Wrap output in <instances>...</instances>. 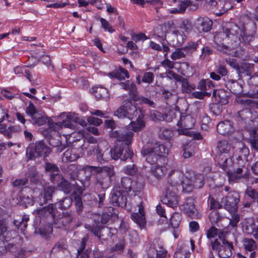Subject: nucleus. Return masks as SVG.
<instances>
[{
  "instance_id": "1",
  "label": "nucleus",
  "mask_w": 258,
  "mask_h": 258,
  "mask_svg": "<svg viewBox=\"0 0 258 258\" xmlns=\"http://www.w3.org/2000/svg\"><path fill=\"white\" fill-rule=\"evenodd\" d=\"M109 136L111 138L116 139L118 142L122 143L119 146L117 145L113 149H110V152L113 153L112 155L114 160L120 159L122 161H132L134 153L131 150V146L134 133L123 128L114 131H110Z\"/></svg>"
},
{
  "instance_id": "2",
  "label": "nucleus",
  "mask_w": 258,
  "mask_h": 258,
  "mask_svg": "<svg viewBox=\"0 0 258 258\" xmlns=\"http://www.w3.org/2000/svg\"><path fill=\"white\" fill-rule=\"evenodd\" d=\"M141 153L148 163L153 165L165 158L168 149L164 145L156 142L144 145Z\"/></svg>"
},
{
  "instance_id": "3",
  "label": "nucleus",
  "mask_w": 258,
  "mask_h": 258,
  "mask_svg": "<svg viewBox=\"0 0 258 258\" xmlns=\"http://www.w3.org/2000/svg\"><path fill=\"white\" fill-rule=\"evenodd\" d=\"M51 153L52 149L41 140L30 144L26 149V155L28 160H35L37 158L42 157L44 161L48 159Z\"/></svg>"
},
{
  "instance_id": "4",
  "label": "nucleus",
  "mask_w": 258,
  "mask_h": 258,
  "mask_svg": "<svg viewBox=\"0 0 258 258\" xmlns=\"http://www.w3.org/2000/svg\"><path fill=\"white\" fill-rule=\"evenodd\" d=\"M99 221H95L92 225L86 227L88 230L100 241L108 240L117 232L116 228L103 226Z\"/></svg>"
},
{
  "instance_id": "5",
  "label": "nucleus",
  "mask_w": 258,
  "mask_h": 258,
  "mask_svg": "<svg viewBox=\"0 0 258 258\" xmlns=\"http://www.w3.org/2000/svg\"><path fill=\"white\" fill-rule=\"evenodd\" d=\"M127 194L119 185H116L110 194L109 202L113 206L125 208L127 203Z\"/></svg>"
},
{
  "instance_id": "6",
  "label": "nucleus",
  "mask_w": 258,
  "mask_h": 258,
  "mask_svg": "<svg viewBox=\"0 0 258 258\" xmlns=\"http://www.w3.org/2000/svg\"><path fill=\"white\" fill-rule=\"evenodd\" d=\"M54 126H50L44 131V135L48 141V144L53 147L57 148L58 152H62L66 146L61 144V137L58 132L53 128Z\"/></svg>"
},
{
  "instance_id": "7",
  "label": "nucleus",
  "mask_w": 258,
  "mask_h": 258,
  "mask_svg": "<svg viewBox=\"0 0 258 258\" xmlns=\"http://www.w3.org/2000/svg\"><path fill=\"white\" fill-rule=\"evenodd\" d=\"M239 198L240 196L237 192L231 191L222 199L221 203L225 209L231 213H235L237 211Z\"/></svg>"
},
{
  "instance_id": "8",
  "label": "nucleus",
  "mask_w": 258,
  "mask_h": 258,
  "mask_svg": "<svg viewBox=\"0 0 258 258\" xmlns=\"http://www.w3.org/2000/svg\"><path fill=\"white\" fill-rule=\"evenodd\" d=\"M237 121L241 129L248 131L253 128L251 126L253 121L251 119V112L248 108H245L237 113Z\"/></svg>"
},
{
  "instance_id": "9",
  "label": "nucleus",
  "mask_w": 258,
  "mask_h": 258,
  "mask_svg": "<svg viewBox=\"0 0 258 258\" xmlns=\"http://www.w3.org/2000/svg\"><path fill=\"white\" fill-rule=\"evenodd\" d=\"M176 190L177 189L173 185L168 186L165 195L161 198L162 203L171 208L176 207L179 203V197Z\"/></svg>"
},
{
  "instance_id": "10",
  "label": "nucleus",
  "mask_w": 258,
  "mask_h": 258,
  "mask_svg": "<svg viewBox=\"0 0 258 258\" xmlns=\"http://www.w3.org/2000/svg\"><path fill=\"white\" fill-rule=\"evenodd\" d=\"M247 169L243 165L236 166L235 164L226 174L230 181L237 182L240 179L247 177Z\"/></svg>"
},
{
  "instance_id": "11",
  "label": "nucleus",
  "mask_w": 258,
  "mask_h": 258,
  "mask_svg": "<svg viewBox=\"0 0 258 258\" xmlns=\"http://www.w3.org/2000/svg\"><path fill=\"white\" fill-rule=\"evenodd\" d=\"M213 23L212 20L209 18L200 17L195 20L194 26L200 33H206L212 29Z\"/></svg>"
},
{
  "instance_id": "12",
  "label": "nucleus",
  "mask_w": 258,
  "mask_h": 258,
  "mask_svg": "<svg viewBox=\"0 0 258 258\" xmlns=\"http://www.w3.org/2000/svg\"><path fill=\"white\" fill-rule=\"evenodd\" d=\"M215 161L219 168L227 173L235 164L233 163L231 155L215 157Z\"/></svg>"
},
{
  "instance_id": "13",
  "label": "nucleus",
  "mask_w": 258,
  "mask_h": 258,
  "mask_svg": "<svg viewBox=\"0 0 258 258\" xmlns=\"http://www.w3.org/2000/svg\"><path fill=\"white\" fill-rule=\"evenodd\" d=\"M116 211L111 206L105 207L103 209L100 223L106 224L109 220L112 221L117 220L118 215Z\"/></svg>"
},
{
  "instance_id": "14",
  "label": "nucleus",
  "mask_w": 258,
  "mask_h": 258,
  "mask_svg": "<svg viewBox=\"0 0 258 258\" xmlns=\"http://www.w3.org/2000/svg\"><path fill=\"white\" fill-rule=\"evenodd\" d=\"M56 188L53 186H48L44 188L43 192L41 193L38 197L39 204L40 206H43L51 201Z\"/></svg>"
},
{
  "instance_id": "15",
  "label": "nucleus",
  "mask_w": 258,
  "mask_h": 258,
  "mask_svg": "<svg viewBox=\"0 0 258 258\" xmlns=\"http://www.w3.org/2000/svg\"><path fill=\"white\" fill-rule=\"evenodd\" d=\"M173 2L176 6L172 10V12L174 13H182L185 12L187 8H189L190 10H195L196 9V6L192 5L191 2L188 0H172L170 3Z\"/></svg>"
},
{
  "instance_id": "16",
  "label": "nucleus",
  "mask_w": 258,
  "mask_h": 258,
  "mask_svg": "<svg viewBox=\"0 0 258 258\" xmlns=\"http://www.w3.org/2000/svg\"><path fill=\"white\" fill-rule=\"evenodd\" d=\"M217 130L220 134L225 136L231 135L234 132V128L231 121L225 120L217 124Z\"/></svg>"
},
{
  "instance_id": "17",
  "label": "nucleus",
  "mask_w": 258,
  "mask_h": 258,
  "mask_svg": "<svg viewBox=\"0 0 258 258\" xmlns=\"http://www.w3.org/2000/svg\"><path fill=\"white\" fill-rule=\"evenodd\" d=\"M254 64L253 63L248 62L241 63L237 72L239 78L241 79L243 76H246L251 79L254 72Z\"/></svg>"
},
{
  "instance_id": "18",
  "label": "nucleus",
  "mask_w": 258,
  "mask_h": 258,
  "mask_svg": "<svg viewBox=\"0 0 258 258\" xmlns=\"http://www.w3.org/2000/svg\"><path fill=\"white\" fill-rule=\"evenodd\" d=\"M138 213H134L131 215V219L136 223L140 228L143 227L146 224L145 213L142 202L138 205Z\"/></svg>"
},
{
  "instance_id": "19",
  "label": "nucleus",
  "mask_w": 258,
  "mask_h": 258,
  "mask_svg": "<svg viewBox=\"0 0 258 258\" xmlns=\"http://www.w3.org/2000/svg\"><path fill=\"white\" fill-rule=\"evenodd\" d=\"M213 96L215 97L216 100L219 104L226 105L228 103L230 94L229 92L224 89L214 90L213 93Z\"/></svg>"
},
{
  "instance_id": "20",
  "label": "nucleus",
  "mask_w": 258,
  "mask_h": 258,
  "mask_svg": "<svg viewBox=\"0 0 258 258\" xmlns=\"http://www.w3.org/2000/svg\"><path fill=\"white\" fill-rule=\"evenodd\" d=\"M233 249V243L226 239H223L221 250H219V257L221 258L229 257L232 255V250Z\"/></svg>"
},
{
  "instance_id": "21",
  "label": "nucleus",
  "mask_w": 258,
  "mask_h": 258,
  "mask_svg": "<svg viewBox=\"0 0 258 258\" xmlns=\"http://www.w3.org/2000/svg\"><path fill=\"white\" fill-rule=\"evenodd\" d=\"M36 213L39 217H47L51 216L53 219L55 217V213L54 212L53 204H49L45 207L37 209Z\"/></svg>"
},
{
  "instance_id": "22",
  "label": "nucleus",
  "mask_w": 258,
  "mask_h": 258,
  "mask_svg": "<svg viewBox=\"0 0 258 258\" xmlns=\"http://www.w3.org/2000/svg\"><path fill=\"white\" fill-rule=\"evenodd\" d=\"M216 148L217 151L215 157L230 155L229 151L231 149V146L226 140L218 141Z\"/></svg>"
},
{
  "instance_id": "23",
  "label": "nucleus",
  "mask_w": 258,
  "mask_h": 258,
  "mask_svg": "<svg viewBox=\"0 0 258 258\" xmlns=\"http://www.w3.org/2000/svg\"><path fill=\"white\" fill-rule=\"evenodd\" d=\"M124 102L126 111V118L130 120L133 119L138 114V109L135 105L133 103L131 100H125Z\"/></svg>"
},
{
  "instance_id": "24",
  "label": "nucleus",
  "mask_w": 258,
  "mask_h": 258,
  "mask_svg": "<svg viewBox=\"0 0 258 258\" xmlns=\"http://www.w3.org/2000/svg\"><path fill=\"white\" fill-rule=\"evenodd\" d=\"M98 174L96 176L95 183L103 189H106L111 184L112 181L104 175L101 172H96Z\"/></svg>"
},
{
  "instance_id": "25",
  "label": "nucleus",
  "mask_w": 258,
  "mask_h": 258,
  "mask_svg": "<svg viewBox=\"0 0 258 258\" xmlns=\"http://www.w3.org/2000/svg\"><path fill=\"white\" fill-rule=\"evenodd\" d=\"M241 28L234 23H229L226 24L223 29V32L226 37H229L230 35L237 36L239 32L241 33Z\"/></svg>"
},
{
  "instance_id": "26",
  "label": "nucleus",
  "mask_w": 258,
  "mask_h": 258,
  "mask_svg": "<svg viewBox=\"0 0 258 258\" xmlns=\"http://www.w3.org/2000/svg\"><path fill=\"white\" fill-rule=\"evenodd\" d=\"M57 188L62 191L65 194H69L72 190V185L63 176H61L57 184Z\"/></svg>"
},
{
  "instance_id": "27",
  "label": "nucleus",
  "mask_w": 258,
  "mask_h": 258,
  "mask_svg": "<svg viewBox=\"0 0 258 258\" xmlns=\"http://www.w3.org/2000/svg\"><path fill=\"white\" fill-rule=\"evenodd\" d=\"M32 119L33 121V123L37 124L38 125H43L46 122L48 123V124L49 125V127L54 126L55 125H56V123H55L53 122H51L47 117L42 115L38 113L34 116L32 117Z\"/></svg>"
},
{
  "instance_id": "28",
  "label": "nucleus",
  "mask_w": 258,
  "mask_h": 258,
  "mask_svg": "<svg viewBox=\"0 0 258 258\" xmlns=\"http://www.w3.org/2000/svg\"><path fill=\"white\" fill-rule=\"evenodd\" d=\"M193 176H190L191 182L192 183L194 188H201L205 184V178L202 174H195L194 171H191Z\"/></svg>"
},
{
  "instance_id": "29",
  "label": "nucleus",
  "mask_w": 258,
  "mask_h": 258,
  "mask_svg": "<svg viewBox=\"0 0 258 258\" xmlns=\"http://www.w3.org/2000/svg\"><path fill=\"white\" fill-rule=\"evenodd\" d=\"M93 152L95 154H96L97 160L99 162L107 160L108 159V155L109 154L110 155L111 158L114 159L113 156L112 155L113 153L110 152V149L109 150L107 149L102 152L98 147L97 148L94 149Z\"/></svg>"
},
{
  "instance_id": "30",
  "label": "nucleus",
  "mask_w": 258,
  "mask_h": 258,
  "mask_svg": "<svg viewBox=\"0 0 258 258\" xmlns=\"http://www.w3.org/2000/svg\"><path fill=\"white\" fill-rule=\"evenodd\" d=\"M79 169L77 165L72 164L65 168V172L71 180H75L79 175Z\"/></svg>"
},
{
  "instance_id": "31",
  "label": "nucleus",
  "mask_w": 258,
  "mask_h": 258,
  "mask_svg": "<svg viewBox=\"0 0 258 258\" xmlns=\"http://www.w3.org/2000/svg\"><path fill=\"white\" fill-rule=\"evenodd\" d=\"M226 87L234 94H239L241 92L242 87L238 82L233 80H228L226 82Z\"/></svg>"
},
{
  "instance_id": "32",
  "label": "nucleus",
  "mask_w": 258,
  "mask_h": 258,
  "mask_svg": "<svg viewBox=\"0 0 258 258\" xmlns=\"http://www.w3.org/2000/svg\"><path fill=\"white\" fill-rule=\"evenodd\" d=\"M79 158V155L77 153L76 149L70 148L67 150L63 153V160L66 161L73 162Z\"/></svg>"
},
{
  "instance_id": "33",
  "label": "nucleus",
  "mask_w": 258,
  "mask_h": 258,
  "mask_svg": "<svg viewBox=\"0 0 258 258\" xmlns=\"http://www.w3.org/2000/svg\"><path fill=\"white\" fill-rule=\"evenodd\" d=\"M96 172H101L104 175H106L111 181L115 175V171L113 166L97 167L96 168Z\"/></svg>"
},
{
  "instance_id": "34",
  "label": "nucleus",
  "mask_w": 258,
  "mask_h": 258,
  "mask_svg": "<svg viewBox=\"0 0 258 258\" xmlns=\"http://www.w3.org/2000/svg\"><path fill=\"white\" fill-rule=\"evenodd\" d=\"M256 25L252 20H249L246 24H242L241 32L242 33L256 34Z\"/></svg>"
},
{
  "instance_id": "35",
  "label": "nucleus",
  "mask_w": 258,
  "mask_h": 258,
  "mask_svg": "<svg viewBox=\"0 0 258 258\" xmlns=\"http://www.w3.org/2000/svg\"><path fill=\"white\" fill-rule=\"evenodd\" d=\"M167 172V168L164 166H156L152 167L150 170L151 173L157 179H162Z\"/></svg>"
},
{
  "instance_id": "36",
  "label": "nucleus",
  "mask_w": 258,
  "mask_h": 258,
  "mask_svg": "<svg viewBox=\"0 0 258 258\" xmlns=\"http://www.w3.org/2000/svg\"><path fill=\"white\" fill-rule=\"evenodd\" d=\"M33 227L34 228V235H39L42 237H45L46 236V231L43 225L41 224L40 220H36L34 222Z\"/></svg>"
},
{
  "instance_id": "37",
  "label": "nucleus",
  "mask_w": 258,
  "mask_h": 258,
  "mask_svg": "<svg viewBox=\"0 0 258 258\" xmlns=\"http://www.w3.org/2000/svg\"><path fill=\"white\" fill-rule=\"evenodd\" d=\"M96 97L104 101H108L110 96L108 90L103 87H97L94 91Z\"/></svg>"
},
{
  "instance_id": "38",
  "label": "nucleus",
  "mask_w": 258,
  "mask_h": 258,
  "mask_svg": "<svg viewBox=\"0 0 258 258\" xmlns=\"http://www.w3.org/2000/svg\"><path fill=\"white\" fill-rule=\"evenodd\" d=\"M250 136L249 142L251 147L255 150H258V134L256 130L253 127L247 131Z\"/></svg>"
},
{
  "instance_id": "39",
  "label": "nucleus",
  "mask_w": 258,
  "mask_h": 258,
  "mask_svg": "<svg viewBox=\"0 0 258 258\" xmlns=\"http://www.w3.org/2000/svg\"><path fill=\"white\" fill-rule=\"evenodd\" d=\"M72 197H66L54 204V206L61 210H66L72 204Z\"/></svg>"
},
{
  "instance_id": "40",
  "label": "nucleus",
  "mask_w": 258,
  "mask_h": 258,
  "mask_svg": "<svg viewBox=\"0 0 258 258\" xmlns=\"http://www.w3.org/2000/svg\"><path fill=\"white\" fill-rule=\"evenodd\" d=\"M237 159H245L249 154V149L243 143L239 144V147L237 151Z\"/></svg>"
},
{
  "instance_id": "41",
  "label": "nucleus",
  "mask_w": 258,
  "mask_h": 258,
  "mask_svg": "<svg viewBox=\"0 0 258 258\" xmlns=\"http://www.w3.org/2000/svg\"><path fill=\"white\" fill-rule=\"evenodd\" d=\"M25 175L33 183H36L38 181V172L35 167L32 166L28 168Z\"/></svg>"
},
{
  "instance_id": "42",
  "label": "nucleus",
  "mask_w": 258,
  "mask_h": 258,
  "mask_svg": "<svg viewBox=\"0 0 258 258\" xmlns=\"http://www.w3.org/2000/svg\"><path fill=\"white\" fill-rule=\"evenodd\" d=\"M179 82L181 83V90L183 92L190 93L196 88L195 85L189 83L187 78H182Z\"/></svg>"
},
{
  "instance_id": "43",
  "label": "nucleus",
  "mask_w": 258,
  "mask_h": 258,
  "mask_svg": "<svg viewBox=\"0 0 258 258\" xmlns=\"http://www.w3.org/2000/svg\"><path fill=\"white\" fill-rule=\"evenodd\" d=\"M130 127L134 132H138L144 129L145 127V121L139 116L136 121H132L130 124Z\"/></svg>"
},
{
  "instance_id": "44",
  "label": "nucleus",
  "mask_w": 258,
  "mask_h": 258,
  "mask_svg": "<svg viewBox=\"0 0 258 258\" xmlns=\"http://www.w3.org/2000/svg\"><path fill=\"white\" fill-rule=\"evenodd\" d=\"M255 37L256 34L242 33L241 32L238 39L241 42H243L247 45H250V42L254 41Z\"/></svg>"
},
{
  "instance_id": "45",
  "label": "nucleus",
  "mask_w": 258,
  "mask_h": 258,
  "mask_svg": "<svg viewBox=\"0 0 258 258\" xmlns=\"http://www.w3.org/2000/svg\"><path fill=\"white\" fill-rule=\"evenodd\" d=\"M71 196L74 198L76 211L80 215L82 213L84 208L82 198L75 191L72 194Z\"/></svg>"
},
{
  "instance_id": "46",
  "label": "nucleus",
  "mask_w": 258,
  "mask_h": 258,
  "mask_svg": "<svg viewBox=\"0 0 258 258\" xmlns=\"http://www.w3.org/2000/svg\"><path fill=\"white\" fill-rule=\"evenodd\" d=\"M245 192L246 198H249L250 202L253 203L257 201L258 191L255 189L251 187H248L246 188Z\"/></svg>"
},
{
  "instance_id": "47",
  "label": "nucleus",
  "mask_w": 258,
  "mask_h": 258,
  "mask_svg": "<svg viewBox=\"0 0 258 258\" xmlns=\"http://www.w3.org/2000/svg\"><path fill=\"white\" fill-rule=\"evenodd\" d=\"M44 161V168L46 173L59 172V169L56 164L49 162L48 159Z\"/></svg>"
},
{
  "instance_id": "48",
  "label": "nucleus",
  "mask_w": 258,
  "mask_h": 258,
  "mask_svg": "<svg viewBox=\"0 0 258 258\" xmlns=\"http://www.w3.org/2000/svg\"><path fill=\"white\" fill-rule=\"evenodd\" d=\"M97 166L86 165L83 167V171L85 174V182H89L92 175V171H94L96 173Z\"/></svg>"
},
{
  "instance_id": "49",
  "label": "nucleus",
  "mask_w": 258,
  "mask_h": 258,
  "mask_svg": "<svg viewBox=\"0 0 258 258\" xmlns=\"http://www.w3.org/2000/svg\"><path fill=\"white\" fill-rule=\"evenodd\" d=\"M133 180L128 177H123L121 178L120 183L117 185H119L122 189H124L126 193L127 194Z\"/></svg>"
},
{
  "instance_id": "50",
  "label": "nucleus",
  "mask_w": 258,
  "mask_h": 258,
  "mask_svg": "<svg viewBox=\"0 0 258 258\" xmlns=\"http://www.w3.org/2000/svg\"><path fill=\"white\" fill-rule=\"evenodd\" d=\"M142 189V185L141 183H140L136 181L133 180L132 185L128 189L127 194H130L132 191L134 195L136 196L140 193Z\"/></svg>"
},
{
  "instance_id": "51",
  "label": "nucleus",
  "mask_w": 258,
  "mask_h": 258,
  "mask_svg": "<svg viewBox=\"0 0 258 258\" xmlns=\"http://www.w3.org/2000/svg\"><path fill=\"white\" fill-rule=\"evenodd\" d=\"M243 245L245 249L249 251L254 250L256 247L255 241L251 238H244L243 239Z\"/></svg>"
},
{
  "instance_id": "52",
  "label": "nucleus",
  "mask_w": 258,
  "mask_h": 258,
  "mask_svg": "<svg viewBox=\"0 0 258 258\" xmlns=\"http://www.w3.org/2000/svg\"><path fill=\"white\" fill-rule=\"evenodd\" d=\"M199 46V42L190 41L188 42L184 48V50L187 54H191L194 51H195Z\"/></svg>"
},
{
  "instance_id": "53",
  "label": "nucleus",
  "mask_w": 258,
  "mask_h": 258,
  "mask_svg": "<svg viewBox=\"0 0 258 258\" xmlns=\"http://www.w3.org/2000/svg\"><path fill=\"white\" fill-rule=\"evenodd\" d=\"M222 105L218 103H211L209 105V109L215 116L220 115L222 111Z\"/></svg>"
},
{
  "instance_id": "54",
  "label": "nucleus",
  "mask_w": 258,
  "mask_h": 258,
  "mask_svg": "<svg viewBox=\"0 0 258 258\" xmlns=\"http://www.w3.org/2000/svg\"><path fill=\"white\" fill-rule=\"evenodd\" d=\"M129 96L131 98L130 100L132 101H136L138 98L140 96L137 91V88L136 84L134 83H131V86L129 89Z\"/></svg>"
},
{
  "instance_id": "55",
  "label": "nucleus",
  "mask_w": 258,
  "mask_h": 258,
  "mask_svg": "<svg viewBox=\"0 0 258 258\" xmlns=\"http://www.w3.org/2000/svg\"><path fill=\"white\" fill-rule=\"evenodd\" d=\"M74 219L73 216L68 212H63L62 217L61 218V223L64 226L70 225Z\"/></svg>"
},
{
  "instance_id": "56",
  "label": "nucleus",
  "mask_w": 258,
  "mask_h": 258,
  "mask_svg": "<svg viewBox=\"0 0 258 258\" xmlns=\"http://www.w3.org/2000/svg\"><path fill=\"white\" fill-rule=\"evenodd\" d=\"M190 255L189 252L187 251L183 247H180L176 249L174 256L175 258H189Z\"/></svg>"
},
{
  "instance_id": "57",
  "label": "nucleus",
  "mask_w": 258,
  "mask_h": 258,
  "mask_svg": "<svg viewBox=\"0 0 258 258\" xmlns=\"http://www.w3.org/2000/svg\"><path fill=\"white\" fill-rule=\"evenodd\" d=\"M257 227L254 221L250 220L246 223L244 231L247 234H253L256 232Z\"/></svg>"
},
{
  "instance_id": "58",
  "label": "nucleus",
  "mask_w": 258,
  "mask_h": 258,
  "mask_svg": "<svg viewBox=\"0 0 258 258\" xmlns=\"http://www.w3.org/2000/svg\"><path fill=\"white\" fill-rule=\"evenodd\" d=\"M181 185L183 191L185 192H190L192 191L194 188L190 177H187V179L182 182Z\"/></svg>"
},
{
  "instance_id": "59",
  "label": "nucleus",
  "mask_w": 258,
  "mask_h": 258,
  "mask_svg": "<svg viewBox=\"0 0 258 258\" xmlns=\"http://www.w3.org/2000/svg\"><path fill=\"white\" fill-rule=\"evenodd\" d=\"M87 201L88 202L87 204L90 207H97L98 200L95 197L90 194L85 195L84 196V202Z\"/></svg>"
},
{
  "instance_id": "60",
  "label": "nucleus",
  "mask_w": 258,
  "mask_h": 258,
  "mask_svg": "<svg viewBox=\"0 0 258 258\" xmlns=\"http://www.w3.org/2000/svg\"><path fill=\"white\" fill-rule=\"evenodd\" d=\"M128 239L131 244L136 245L140 241L137 231L136 230L130 231L128 235Z\"/></svg>"
},
{
  "instance_id": "61",
  "label": "nucleus",
  "mask_w": 258,
  "mask_h": 258,
  "mask_svg": "<svg viewBox=\"0 0 258 258\" xmlns=\"http://www.w3.org/2000/svg\"><path fill=\"white\" fill-rule=\"evenodd\" d=\"M126 111L125 107L124 100L122 102V105L120 106L114 113L115 116H117L119 118H126Z\"/></svg>"
},
{
  "instance_id": "62",
  "label": "nucleus",
  "mask_w": 258,
  "mask_h": 258,
  "mask_svg": "<svg viewBox=\"0 0 258 258\" xmlns=\"http://www.w3.org/2000/svg\"><path fill=\"white\" fill-rule=\"evenodd\" d=\"M170 224L173 228H177L179 227L180 221V216L177 213H174L170 220Z\"/></svg>"
},
{
  "instance_id": "63",
  "label": "nucleus",
  "mask_w": 258,
  "mask_h": 258,
  "mask_svg": "<svg viewBox=\"0 0 258 258\" xmlns=\"http://www.w3.org/2000/svg\"><path fill=\"white\" fill-rule=\"evenodd\" d=\"M173 136V132L171 130L167 128L164 129L161 134H159V137L162 139H164L170 141Z\"/></svg>"
},
{
  "instance_id": "64",
  "label": "nucleus",
  "mask_w": 258,
  "mask_h": 258,
  "mask_svg": "<svg viewBox=\"0 0 258 258\" xmlns=\"http://www.w3.org/2000/svg\"><path fill=\"white\" fill-rule=\"evenodd\" d=\"M92 250L90 248L87 249H78L77 258H89Z\"/></svg>"
}]
</instances>
